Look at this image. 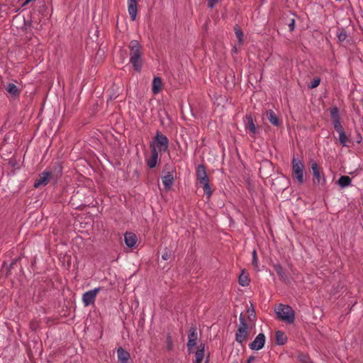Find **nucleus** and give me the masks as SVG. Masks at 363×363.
I'll list each match as a JSON object with an SVG mask.
<instances>
[{
    "label": "nucleus",
    "instance_id": "nucleus-12",
    "mask_svg": "<svg viewBox=\"0 0 363 363\" xmlns=\"http://www.w3.org/2000/svg\"><path fill=\"white\" fill-rule=\"evenodd\" d=\"M124 240L127 247L132 248L136 245L138 238L135 233L126 232L124 235Z\"/></svg>",
    "mask_w": 363,
    "mask_h": 363
},
{
    "label": "nucleus",
    "instance_id": "nucleus-20",
    "mask_svg": "<svg viewBox=\"0 0 363 363\" xmlns=\"http://www.w3.org/2000/svg\"><path fill=\"white\" fill-rule=\"evenodd\" d=\"M204 357V345H200L199 350L195 353V360L193 363H201Z\"/></svg>",
    "mask_w": 363,
    "mask_h": 363
},
{
    "label": "nucleus",
    "instance_id": "nucleus-33",
    "mask_svg": "<svg viewBox=\"0 0 363 363\" xmlns=\"http://www.w3.org/2000/svg\"><path fill=\"white\" fill-rule=\"evenodd\" d=\"M337 38L340 42L344 41L347 38L346 32L341 30L337 33Z\"/></svg>",
    "mask_w": 363,
    "mask_h": 363
},
{
    "label": "nucleus",
    "instance_id": "nucleus-23",
    "mask_svg": "<svg viewBox=\"0 0 363 363\" xmlns=\"http://www.w3.org/2000/svg\"><path fill=\"white\" fill-rule=\"evenodd\" d=\"M250 281L248 274L243 271L239 277V284L242 286H248Z\"/></svg>",
    "mask_w": 363,
    "mask_h": 363
},
{
    "label": "nucleus",
    "instance_id": "nucleus-3",
    "mask_svg": "<svg viewBox=\"0 0 363 363\" xmlns=\"http://www.w3.org/2000/svg\"><path fill=\"white\" fill-rule=\"evenodd\" d=\"M292 172L298 184L303 183V165L301 160L294 157L292 160Z\"/></svg>",
    "mask_w": 363,
    "mask_h": 363
},
{
    "label": "nucleus",
    "instance_id": "nucleus-7",
    "mask_svg": "<svg viewBox=\"0 0 363 363\" xmlns=\"http://www.w3.org/2000/svg\"><path fill=\"white\" fill-rule=\"evenodd\" d=\"M311 169L315 179V184L325 185L326 184V179L316 162L311 164Z\"/></svg>",
    "mask_w": 363,
    "mask_h": 363
},
{
    "label": "nucleus",
    "instance_id": "nucleus-5",
    "mask_svg": "<svg viewBox=\"0 0 363 363\" xmlns=\"http://www.w3.org/2000/svg\"><path fill=\"white\" fill-rule=\"evenodd\" d=\"M101 290V287L94 288L85 292L82 296V302L85 306H88L94 303L98 293Z\"/></svg>",
    "mask_w": 363,
    "mask_h": 363
},
{
    "label": "nucleus",
    "instance_id": "nucleus-10",
    "mask_svg": "<svg viewBox=\"0 0 363 363\" xmlns=\"http://www.w3.org/2000/svg\"><path fill=\"white\" fill-rule=\"evenodd\" d=\"M52 174L50 172L45 171L42 172L40 175L38 179L35 181L34 184V186L35 188H38L41 186H45L48 184V182L50 180Z\"/></svg>",
    "mask_w": 363,
    "mask_h": 363
},
{
    "label": "nucleus",
    "instance_id": "nucleus-40",
    "mask_svg": "<svg viewBox=\"0 0 363 363\" xmlns=\"http://www.w3.org/2000/svg\"><path fill=\"white\" fill-rule=\"evenodd\" d=\"M171 349H172V342H171L170 337H168V350H171Z\"/></svg>",
    "mask_w": 363,
    "mask_h": 363
},
{
    "label": "nucleus",
    "instance_id": "nucleus-37",
    "mask_svg": "<svg viewBox=\"0 0 363 363\" xmlns=\"http://www.w3.org/2000/svg\"><path fill=\"white\" fill-rule=\"evenodd\" d=\"M274 269L279 275H281L282 268L279 264H276Z\"/></svg>",
    "mask_w": 363,
    "mask_h": 363
},
{
    "label": "nucleus",
    "instance_id": "nucleus-39",
    "mask_svg": "<svg viewBox=\"0 0 363 363\" xmlns=\"http://www.w3.org/2000/svg\"><path fill=\"white\" fill-rule=\"evenodd\" d=\"M255 357L253 356H250L248 359L247 362V363H252L255 360Z\"/></svg>",
    "mask_w": 363,
    "mask_h": 363
},
{
    "label": "nucleus",
    "instance_id": "nucleus-15",
    "mask_svg": "<svg viewBox=\"0 0 363 363\" xmlns=\"http://www.w3.org/2000/svg\"><path fill=\"white\" fill-rule=\"evenodd\" d=\"M174 177L172 173L168 172L162 177V184L167 191H169L174 183Z\"/></svg>",
    "mask_w": 363,
    "mask_h": 363
},
{
    "label": "nucleus",
    "instance_id": "nucleus-22",
    "mask_svg": "<svg viewBox=\"0 0 363 363\" xmlns=\"http://www.w3.org/2000/svg\"><path fill=\"white\" fill-rule=\"evenodd\" d=\"M206 177H208V175L205 167L202 164L199 165L196 169L197 180L199 181L200 179L206 178Z\"/></svg>",
    "mask_w": 363,
    "mask_h": 363
},
{
    "label": "nucleus",
    "instance_id": "nucleus-4",
    "mask_svg": "<svg viewBox=\"0 0 363 363\" xmlns=\"http://www.w3.org/2000/svg\"><path fill=\"white\" fill-rule=\"evenodd\" d=\"M156 145H155L157 152H164L168 149L169 140L162 133L157 131L155 137Z\"/></svg>",
    "mask_w": 363,
    "mask_h": 363
},
{
    "label": "nucleus",
    "instance_id": "nucleus-32",
    "mask_svg": "<svg viewBox=\"0 0 363 363\" xmlns=\"http://www.w3.org/2000/svg\"><path fill=\"white\" fill-rule=\"evenodd\" d=\"M298 359L304 363H310V358L307 354H300Z\"/></svg>",
    "mask_w": 363,
    "mask_h": 363
},
{
    "label": "nucleus",
    "instance_id": "nucleus-43",
    "mask_svg": "<svg viewBox=\"0 0 363 363\" xmlns=\"http://www.w3.org/2000/svg\"><path fill=\"white\" fill-rule=\"evenodd\" d=\"M253 313H254V310L252 309V310L251 311V314H250V315H252V314H253Z\"/></svg>",
    "mask_w": 363,
    "mask_h": 363
},
{
    "label": "nucleus",
    "instance_id": "nucleus-2",
    "mask_svg": "<svg viewBox=\"0 0 363 363\" xmlns=\"http://www.w3.org/2000/svg\"><path fill=\"white\" fill-rule=\"evenodd\" d=\"M275 312L281 320L287 323H293L294 322V311L287 305L279 304L275 308Z\"/></svg>",
    "mask_w": 363,
    "mask_h": 363
},
{
    "label": "nucleus",
    "instance_id": "nucleus-18",
    "mask_svg": "<svg viewBox=\"0 0 363 363\" xmlns=\"http://www.w3.org/2000/svg\"><path fill=\"white\" fill-rule=\"evenodd\" d=\"M162 82L161 78L159 77H154V79L152 80V93L155 95L157 94L159 92H160V91L162 90Z\"/></svg>",
    "mask_w": 363,
    "mask_h": 363
},
{
    "label": "nucleus",
    "instance_id": "nucleus-35",
    "mask_svg": "<svg viewBox=\"0 0 363 363\" xmlns=\"http://www.w3.org/2000/svg\"><path fill=\"white\" fill-rule=\"evenodd\" d=\"M198 182L201 186H203V185L206 186V184H209V178H208V177H206V178H203Z\"/></svg>",
    "mask_w": 363,
    "mask_h": 363
},
{
    "label": "nucleus",
    "instance_id": "nucleus-8",
    "mask_svg": "<svg viewBox=\"0 0 363 363\" xmlns=\"http://www.w3.org/2000/svg\"><path fill=\"white\" fill-rule=\"evenodd\" d=\"M244 123L246 131H247L252 137L255 138L257 133V128L253 121L252 116H246L244 118Z\"/></svg>",
    "mask_w": 363,
    "mask_h": 363
},
{
    "label": "nucleus",
    "instance_id": "nucleus-24",
    "mask_svg": "<svg viewBox=\"0 0 363 363\" xmlns=\"http://www.w3.org/2000/svg\"><path fill=\"white\" fill-rule=\"evenodd\" d=\"M6 89L12 96H17L19 94L18 87L13 83L8 84Z\"/></svg>",
    "mask_w": 363,
    "mask_h": 363
},
{
    "label": "nucleus",
    "instance_id": "nucleus-6",
    "mask_svg": "<svg viewBox=\"0 0 363 363\" xmlns=\"http://www.w3.org/2000/svg\"><path fill=\"white\" fill-rule=\"evenodd\" d=\"M240 325L236 333V340L237 342L242 343L246 340L248 335V331L247 324L245 323V319L242 315L240 316Z\"/></svg>",
    "mask_w": 363,
    "mask_h": 363
},
{
    "label": "nucleus",
    "instance_id": "nucleus-42",
    "mask_svg": "<svg viewBox=\"0 0 363 363\" xmlns=\"http://www.w3.org/2000/svg\"><path fill=\"white\" fill-rule=\"evenodd\" d=\"M362 141V137L361 136H359V138H357V143H360Z\"/></svg>",
    "mask_w": 363,
    "mask_h": 363
},
{
    "label": "nucleus",
    "instance_id": "nucleus-38",
    "mask_svg": "<svg viewBox=\"0 0 363 363\" xmlns=\"http://www.w3.org/2000/svg\"><path fill=\"white\" fill-rule=\"evenodd\" d=\"M294 26H295V21H294V19H291V21L289 25L291 31H292L294 29Z\"/></svg>",
    "mask_w": 363,
    "mask_h": 363
},
{
    "label": "nucleus",
    "instance_id": "nucleus-13",
    "mask_svg": "<svg viewBox=\"0 0 363 363\" xmlns=\"http://www.w3.org/2000/svg\"><path fill=\"white\" fill-rule=\"evenodd\" d=\"M188 343L187 347L189 351H191L193 347H194L196 345L197 340V333L196 329L191 328L188 334Z\"/></svg>",
    "mask_w": 363,
    "mask_h": 363
},
{
    "label": "nucleus",
    "instance_id": "nucleus-30",
    "mask_svg": "<svg viewBox=\"0 0 363 363\" xmlns=\"http://www.w3.org/2000/svg\"><path fill=\"white\" fill-rule=\"evenodd\" d=\"M202 187L203 189L205 194L207 196V198L209 199L212 195V190H211V187L210 184H206V186L203 185Z\"/></svg>",
    "mask_w": 363,
    "mask_h": 363
},
{
    "label": "nucleus",
    "instance_id": "nucleus-34",
    "mask_svg": "<svg viewBox=\"0 0 363 363\" xmlns=\"http://www.w3.org/2000/svg\"><path fill=\"white\" fill-rule=\"evenodd\" d=\"M170 257H171L170 251L166 249L162 255V259L167 260L170 258Z\"/></svg>",
    "mask_w": 363,
    "mask_h": 363
},
{
    "label": "nucleus",
    "instance_id": "nucleus-25",
    "mask_svg": "<svg viewBox=\"0 0 363 363\" xmlns=\"http://www.w3.org/2000/svg\"><path fill=\"white\" fill-rule=\"evenodd\" d=\"M276 340L279 345H284L286 341V336L281 331H277L276 333Z\"/></svg>",
    "mask_w": 363,
    "mask_h": 363
},
{
    "label": "nucleus",
    "instance_id": "nucleus-31",
    "mask_svg": "<svg viewBox=\"0 0 363 363\" xmlns=\"http://www.w3.org/2000/svg\"><path fill=\"white\" fill-rule=\"evenodd\" d=\"M320 78H314L311 81V82L308 84V88L309 89H314V88L317 87L320 84Z\"/></svg>",
    "mask_w": 363,
    "mask_h": 363
},
{
    "label": "nucleus",
    "instance_id": "nucleus-28",
    "mask_svg": "<svg viewBox=\"0 0 363 363\" xmlns=\"http://www.w3.org/2000/svg\"><path fill=\"white\" fill-rule=\"evenodd\" d=\"M330 115L332 120L340 119L339 111L337 107H333L330 109Z\"/></svg>",
    "mask_w": 363,
    "mask_h": 363
},
{
    "label": "nucleus",
    "instance_id": "nucleus-27",
    "mask_svg": "<svg viewBox=\"0 0 363 363\" xmlns=\"http://www.w3.org/2000/svg\"><path fill=\"white\" fill-rule=\"evenodd\" d=\"M252 265L257 269H258V257H257V251L255 250H254L252 252Z\"/></svg>",
    "mask_w": 363,
    "mask_h": 363
},
{
    "label": "nucleus",
    "instance_id": "nucleus-26",
    "mask_svg": "<svg viewBox=\"0 0 363 363\" xmlns=\"http://www.w3.org/2000/svg\"><path fill=\"white\" fill-rule=\"evenodd\" d=\"M235 35H236V37H237V38L238 40L239 43L240 44L242 43V42H243V33L242 32V30L239 28L236 27L235 28Z\"/></svg>",
    "mask_w": 363,
    "mask_h": 363
},
{
    "label": "nucleus",
    "instance_id": "nucleus-19",
    "mask_svg": "<svg viewBox=\"0 0 363 363\" xmlns=\"http://www.w3.org/2000/svg\"><path fill=\"white\" fill-rule=\"evenodd\" d=\"M337 133H338V140L340 143L344 147H349V143L350 142V140L346 135L344 129Z\"/></svg>",
    "mask_w": 363,
    "mask_h": 363
},
{
    "label": "nucleus",
    "instance_id": "nucleus-1",
    "mask_svg": "<svg viewBox=\"0 0 363 363\" xmlns=\"http://www.w3.org/2000/svg\"><path fill=\"white\" fill-rule=\"evenodd\" d=\"M130 49V62L132 64L134 69L140 72L143 67L142 47L137 40H131L129 43Z\"/></svg>",
    "mask_w": 363,
    "mask_h": 363
},
{
    "label": "nucleus",
    "instance_id": "nucleus-36",
    "mask_svg": "<svg viewBox=\"0 0 363 363\" xmlns=\"http://www.w3.org/2000/svg\"><path fill=\"white\" fill-rule=\"evenodd\" d=\"M220 0H208V5L210 8H213Z\"/></svg>",
    "mask_w": 363,
    "mask_h": 363
},
{
    "label": "nucleus",
    "instance_id": "nucleus-29",
    "mask_svg": "<svg viewBox=\"0 0 363 363\" xmlns=\"http://www.w3.org/2000/svg\"><path fill=\"white\" fill-rule=\"evenodd\" d=\"M335 130L338 132L343 130L340 123V119L332 120Z\"/></svg>",
    "mask_w": 363,
    "mask_h": 363
},
{
    "label": "nucleus",
    "instance_id": "nucleus-44",
    "mask_svg": "<svg viewBox=\"0 0 363 363\" xmlns=\"http://www.w3.org/2000/svg\"><path fill=\"white\" fill-rule=\"evenodd\" d=\"M233 363H238V362H233Z\"/></svg>",
    "mask_w": 363,
    "mask_h": 363
},
{
    "label": "nucleus",
    "instance_id": "nucleus-11",
    "mask_svg": "<svg viewBox=\"0 0 363 363\" xmlns=\"http://www.w3.org/2000/svg\"><path fill=\"white\" fill-rule=\"evenodd\" d=\"M150 147L151 156L147 160V164L150 168H153L156 166L158 160V152L155 146V144H151Z\"/></svg>",
    "mask_w": 363,
    "mask_h": 363
},
{
    "label": "nucleus",
    "instance_id": "nucleus-41",
    "mask_svg": "<svg viewBox=\"0 0 363 363\" xmlns=\"http://www.w3.org/2000/svg\"><path fill=\"white\" fill-rule=\"evenodd\" d=\"M33 0H26V1L23 4V6H26V4H28V3H30Z\"/></svg>",
    "mask_w": 363,
    "mask_h": 363
},
{
    "label": "nucleus",
    "instance_id": "nucleus-21",
    "mask_svg": "<svg viewBox=\"0 0 363 363\" xmlns=\"http://www.w3.org/2000/svg\"><path fill=\"white\" fill-rule=\"evenodd\" d=\"M352 179L348 176H341L337 183L341 188H345L350 186Z\"/></svg>",
    "mask_w": 363,
    "mask_h": 363
},
{
    "label": "nucleus",
    "instance_id": "nucleus-17",
    "mask_svg": "<svg viewBox=\"0 0 363 363\" xmlns=\"http://www.w3.org/2000/svg\"><path fill=\"white\" fill-rule=\"evenodd\" d=\"M266 117L272 125L275 126L280 125L281 121L272 110H268L266 111Z\"/></svg>",
    "mask_w": 363,
    "mask_h": 363
},
{
    "label": "nucleus",
    "instance_id": "nucleus-9",
    "mask_svg": "<svg viewBox=\"0 0 363 363\" xmlns=\"http://www.w3.org/2000/svg\"><path fill=\"white\" fill-rule=\"evenodd\" d=\"M264 343L265 336L263 333H259L249 345V347L252 350H259L264 347Z\"/></svg>",
    "mask_w": 363,
    "mask_h": 363
},
{
    "label": "nucleus",
    "instance_id": "nucleus-16",
    "mask_svg": "<svg viewBox=\"0 0 363 363\" xmlns=\"http://www.w3.org/2000/svg\"><path fill=\"white\" fill-rule=\"evenodd\" d=\"M118 359L121 363H129V359L130 357L128 352L125 350L122 347H119L117 350Z\"/></svg>",
    "mask_w": 363,
    "mask_h": 363
},
{
    "label": "nucleus",
    "instance_id": "nucleus-14",
    "mask_svg": "<svg viewBox=\"0 0 363 363\" xmlns=\"http://www.w3.org/2000/svg\"><path fill=\"white\" fill-rule=\"evenodd\" d=\"M138 0H128V13L132 21H135L137 16Z\"/></svg>",
    "mask_w": 363,
    "mask_h": 363
}]
</instances>
